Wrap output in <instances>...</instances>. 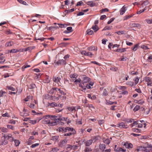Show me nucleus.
Segmentation results:
<instances>
[{
    "label": "nucleus",
    "mask_w": 152,
    "mask_h": 152,
    "mask_svg": "<svg viewBox=\"0 0 152 152\" xmlns=\"http://www.w3.org/2000/svg\"><path fill=\"white\" fill-rule=\"evenodd\" d=\"M114 151L116 152H125L126 151V149H123L121 147H118L117 145H115Z\"/></svg>",
    "instance_id": "1"
},
{
    "label": "nucleus",
    "mask_w": 152,
    "mask_h": 152,
    "mask_svg": "<svg viewBox=\"0 0 152 152\" xmlns=\"http://www.w3.org/2000/svg\"><path fill=\"white\" fill-rule=\"evenodd\" d=\"M117 126L120 128H125L126 129H127L128 127V126L127 125L125 124L124 122H122L117 124Z\"/></svg>",
    "instance_id": "2"
},
{
    "label": "nucleus",
    "mask_w": 152,
    "mask_h": 152,
    "mask_svg": "<svg viewBox=\"0 0 152 152\" xmlns=\"http://www.w3.org/2000/svg\"><path fill=\"white\" fill-rule=\"evenodd\" d=\"M43 123L45 124H49L50 125L54 126L56 125V122H53V121L50 120H44L43 121Z\"/></svg>",
    "instance_id": "3"
},
{
    "label": "nucleus",
    "mask_w": 152,
    "mask_h": 152,
    "mask_svg": "<svg viewBox=\"0 0 152 152\" xmlns=\"http://www.w3.org/2000/svg\"><path fill=\"white\" fill-rule=\"evenodd\" d=\"M67 142L66 139H64L60 141L58 144V146L61 148L64 147Z\"/></svg>",
    "instance_id": "4"
},
{
    "label": "nucleus",
    "mask_w": 152,
    "mask_h": 152,
    "mask_svg": "<svg viewBox=\"0 0 152 152\" xmlns=\"http://www.w3.org/2000/svg\"><path fill=\"white\" fill-rule=\"evenodd\" d=\"M144 80L146 82H148V86H151L152 84V80L149 77H146L144 78Z\"/></svg>",
    "instance_id": "5"
},
{
    "label": "nucleus",
    "mask_w": 152,
    "mask_h": 152,
    "mask_svg": "<svg viewBox=\"0 0 152 152\" xmlns=\"http://www.w3.org/2000/svg\"><path fill=\"white\" fill-rule=\"evenodd\" d=\"M123 145L125 146L126 148L129 149L132 148L133 147V145L132 143H129L127 142H124Z\"/></svg>",
    "instance_id": "6"
},
{
    "label": "nucleus",
    "mask_w": 152,
    "mask_h": 152,
    "mask_svg": "<svg viewBox=\"0 0 152 152\" xmlns=\"http://www.w3.org/2000/svg\"><path fill=\"white\" fill-rule=\"evenodd\" d=\"M127 7H125V6H123L122 8H121L120 10V14L121 15H123L127 10Z\"/></svg>",
    "instance_id": "7"
},
{
    "label": "nucleus",
    "mask_w": 152,
    "mask_h": 152,
    "mask_svg": "<svg viewBox=\"0 0 152 152\" xmlns=\"http://www.w3.org/2000/svg\"><path fill=\"white\" fill-rule=\"evenodd\" d=\"M66 61L65 60L63 59L59 60L58 61H57L56 62V64L58 65H63L66 64Z\"/></svg>",
    "instance_id": "8"
},
{
    "label": "nucleus",
    "mask_w": 152,
    "mask_h": 152,
    "mask_svg": "<svg viewBox=\"0 0 152 152\" xmlns=\"http://www.w3.org/2000/svg\"><path fill=\"white\" fill-rule=\"evenodd\" d=\"M93 142V140L92 139H90L89 140H87L86 142H85L84 144L86 146H89Z\"/></svg>",
    "instance_id": "9"
},
{
    "label": "nucleus",
    "mask_w": 152,
    "mask_h": 152,
    "mask_svg": "<svg viewBox=\"0 0 152 152\" xmlns=\"http://www.w3.org/2000/svg\"><path fill=\"white\" fill-rule=\"evenodd\" d=\"M131 26L132 27H136L139 29L141 27V26L140 24L135 23H132Z\"/></svg>",
    "instance_id": "10"
},
{
    "label": "nucleus",
    "mask_w": 152,
    "mask_h": 152,
    "mask_svg": "<svg viewBox=\"0 0 152 152\" xmlns=\"http://www.w3.org/2000/svg\"><path fill=\"white\" fill-rule=\"evenodd\" d=\"M83 78V80L82 82L85 83V84L89 82L90 80V78L88 77H85Z\"/></svg>",
    "instance_id": "11"
},
{
    "label": "nucleus",
    "mask_w": 152,
    "mask_h": 152,
    "mask_svg": "<svg viewBox=\"0 0 152 152\" xmlns=\"http://www.w3.org/2000/svg\"><path fill=\"white\" fill-rule=\"evenodd\" d=\"M139 43H138L135 44L134 47H132L131 48L132 50L134 52L136 51L139 47Z\"/></svg>",
    "instance_id": "12"
},
{
    "label": "nucleus",
    "mask_w": 152,
    "mask_h": 152,
    "mask_svg": "<svg viewBox=\"0 0 152 152\" xmlns=\"http://www.w3.org/2000/svg\"><path fill=\"white\" fill-rule=\"evenodd\" d=\"M149 2L147 0H146L144 1L140 5L141 7H143L144 6H146L148 5Z\"/></svg>",
    "instance_id": "13"
},
{
    "label": "nucleus",
    "mask_w": 152,
    "mask_h": 152,
    "mask_svg": "<svg viewBox=\"0 0 152 152\" xmlns=\"http://www.w3.org/2000/svg\"><path fill=\"white\" fill-rule=\"evenodd\" d=\"M61 80V78L60 77H53V80L54 82L56 83H58V82H60V80Z\"/></svg>",
    "instance_id": "14"
},
{
    "label": "nucleus",
    "mask_w": 152,
    "mask_h": 152,
    "mask_svg": "<svg viewBox=\"0 0 152 152\" xmlns=\"http://www.w3.org/2000/svg\"><path fill=\"white\" fill-rule=\"evenodd\" d=\"M58 130L59 132H62V133H65L66 132V127H59Z\"/></svg>",
    "instance_id": "15"
},
{
    "label": "nucleus",
    "mask_w": 152,
    "mask_h": 152,
    "mask_svg": "<svg viewBox=\"0 0 152 152\" xmlns=\"http://www.w3.org/2000/svg\"><path fill=\"white\" fill-rule=\"evenodd\" d=\"M87 4L90 6L91 7H94L97 6V4L95 3H93L92 1H88Z\"/></svg>",
    "instance_id": "16"
},
{
    "label": "nucleus",
    "mask_w": 152,
    "mask_h": 152,
    "mask_svg": "<svg viewBox=\"0 0 152 152\" xmlns=\"http://www.w3.org/2000/svg\"><path fill=\"white\" fill-rule=\"evenodd\" d=\"M59 138V136L58 135L53 136L51 137V140L55 141H56Z\"/></svg>",
    "instance_id": "17"
},
{
    "label": "nucleus",
    "mask_w": 152,
    "mask_h": 152,
    "mask_svg": "<svg viewBox=\"0 0 152 152\" xmlns=\"http://www.w3.org/2000/svg\"><path fill=\"white\" fill-rule=\"evenodd\" d=\"M79 86L82 88L83 89V90H82L83 91V90H85L86 89L85 87V83L83 82L82 83V82L80 83L79 85Z\"/></svg>",
    "instance_id": "18"
},
{
    "label": "nucleus",
    "mask_w": 152,
    "mask_h": 152,
    "mask_svg": "<svg viewBox=\"0 0 152 152\" xmlns=\"http://www.w3.org/2000/svg\"><path fill=\"white\" fill-rule=\"evenodd\" d=\"M126 48H120L117 49L116 51L120 53H122L126 51Z\"/></svg>",
    "instance_id": "19"
},
{
    "label": "nucleus",
    "mask_w": 152,
    "mask_h": 152,
    "mask_svg": "<svg viewBox=\"0 0 152 152\" xmlns=\"http://www.w3.org/2000/svg\"><path fill=\"white\" fill-rule=\"evenodd\" d=\"M92 28L94 31L95 32H96L99 29V27L96 25L93 26L91 28Z\"/></svg>",
    "instance_id": "20"
},
{
    "label": "nucleus",
    "mask_w": 152,
    "mask_h": 152,
    "mask_svg": "<svg viewBox=\"0 0 152 152\" xmlns=\"http://www.w3.org/2000/svg\"><path fill=\"white\" fill-rule=\"evenodd\" d=\"M106 146L104 144H100L99 145V148L101 150H102V152L104 151V149L105 148Z\"/></svg>",
    "instance_id": "21"
},
{
    "label": "nucleus",
    "mask_w": 152,
    "mask_h": 152,
    "mask_svg": "<svg viewBox=\"0 0 152 152\" xmlns=\"http://www.w3.org/2000/svg\"><path fill=\"white\" fill-rule=\"evenodd\" d=\"M124 121L126 123H132L134 121V119L132 118H125Z\"/></svg>",
    "instance_id": "22"
},
{
    "label": "nucleus",
    "mask_w": 152,
    "mask_h": 152,
    "mask_svg": "<svg viewBox=\"0 0 152 152\" xmlns=\"http://www.w3.org/2000/svg\"><path fill=\"white\" fill-rule=\"evenodd\" d=\"M13 42L12 41H10L8 42H7L5 44L6 47H9L12 46L13 44Z\"/></svg>",
    "instance_id": "23"
},
{
    "label": "nucleus",
    "mask_w": 152,
    "mask_h": 152,
    "mask_svg": "<svg viewBox=\"0 0 152 152\" xmlns=\"http://www.w3.org/2000/svg\"><path fill=\"white\" fill-rule=\"evenodd\" d=\"M133 122L132 124H130L129 126L131 127H132L136 125H137L138 124L139 121L137 120V121H134V120L133 121Z\"/></svg>",
    "instance_id": "24"
},
{
    "label": "nucleus",
    "mask_w": 152,
    "mask_h": 152,
    "mask_svg": "<svg viewBox=\"0 0 152 152\" xmlns=\"http://www.w3.org/2000/svg\"><path fill=\"white\" fill-rule=\"evenodd\" d=\"M92 151L91 148L89 147H85L84 150V152H90Z\"/></svg>",
    "instance_id": "25"
},
{
    "label": "nucleus",
    "mask_w": 152,
    "mask_h": 152,
    "mask_svg": "<svg viewBox=\"0 0 152 152\" xmlns=\"http://www.w3.org/2000/svg\"><path fill=\"white\" fill-rule=\"evenodd\" d=\"M140 78V77H137L133 79V80L135 82V85H136L138 83Z\"/></svg>",
    "instance_id": "26"
},
{
    "label": "nucleus",
    "mask_w": 152,
    "mask_h": 152,
    "mask_svg": "<svg viewBox=\"0 0 152 152\" xmlns=\"http://www.w3.org/2000/svg\"><path fill=\"white\" fill-rule=\"evenodd\" d=\"M0 130L1 131L4 132H8V129L4 127L1 128Z\"/></svg>",
    "instance_id": "27"
},
{
    "label": "nucleus",
    "mask_w": 152,
    "mask_h": 152,
    "mask_svg": "<svg viewBox=\"0 0 152 152\" xmlns=\"http://www.w3.org/2000/svg\"><path fill=\"white\" fill-rule=\"evenodd\" d=\"M60 116H57L56 115H54V121H53V122H56V124L57 123H58V119H59V118L60 117Z\"/></svg>",
    "instance_id": "28"
},
{
    "label": "nucleus",
    "mask_w": 152,
    "mask_h": 152,
    "mask_svg": "<svg viewBox=\"0 0 152 152\" xmlns=\"http://www.w3.org/2000/svg\"><path fill=\"white\" fill-rule=\"evenodd\" d=\"M76 133V132L75 131H73V132L72 133H66L64 134L63 136H70L72 134H75Z\"/></svg>",
    "instance_id": "29"
},
{
    "label": "nucleus",
    "mask_w": 152,
    "mask_h": 152,
    "mask_svg": "<svg viewBox=\"0 0 152 152\" xmlns=\"http://www.w3.org/2000/svg\"><path fill=\"white\" fill-rule=\"evenodd\" d=\"M54 94L55 95H58V97L61 96V95L58 94V88H54Z\"/></svg>",
    "instance_id": "30"
},
{
    "label": "nucleus",
    "mask_w": 152,
    "mask_h": 152,
    "mask_svg": "<svg viewBox=\"0 0 152 152\" xmlns=\"http://www.w3.org/2000/svg\"><path fill=\"white\" fill-rule=\"evenodd\" d=\"M37 121L36 120H29L28 122L32 124H35L37 123Z\"/></svg>",
    "instance_id": "31"
},
{
    "label": "nucleus",
    "mask_w": 152,
    "mask_h": 152,
    "mask_svg": "<svg viewBox=\"0 0 152 152\" xmlns=\"http://www.w3.org/2000/svg\"><path fill=\"white\" fill-rule=\"evenodd\" d=\"M17 1L20 4L24 5H28V4L26 2L22 0H17Z\"/></svg>",
    "instance_id": "32"
},
{
    "label": "nucleus",
    "mask_w": 152,
    "mask_h": 152,
    "mask_svg": "<svg viewBox=\"0 0 152 152\" xmlns=\"http://www.w3.org/2000/svg\"><path fill=\"white\" fill-rule=\"evenodd\" d=\"M110 70H112L113 71L116 72L117 71L118 68L117 67L115 66H111L110 68Z\"/></svg>",
    "instance_id": "33"
},
{
    "label": "nucleus",
    "mask_w": 152,
    "mask_h": 152,
    "mask_svg": "<svg viewBox=\"0 0 152 152\" xmlns=\"http://www.w3.org/2000/svg\"><path fill=\"white\" fill-rule=\"evenodd\" d=\"M86 32L88 35H91L93 33L94 31H93L91 30L90 29H88L87 30Z\"/></svg>",
    "instance_id": "34"
},
{
    "label": "nucleus",
    "mask_w": 152,
    "mask_h": 152,
    "mask_svg": "<svg viewBox=\"0 0 152 152\" xmlns=\"http://www.w3.org/2000/svg\"><path fill=\"white\" fill-rule=\"evenodd\" d=\"M19 50L16 49H12L9 51V52H10V53H16L17 52H19Z\"/></svg>",
    "instance_id": "35"
},
{
    "label": "nucleus",
    "mask_w": 152,
    "mask_h": 152,
    "mask_svg": "<svg viewBox=\"0 0 152 152\" xmlns=\"http://www.w3.org/2000/svg\"><path fill=\"white\" fill-rule=\"evenodd\" d=\"M112 26H107L104 27L103 29L102 30V31L106 30H110Z\"/></svg>",
    "instance_id": "36"
},
{
    "label": "nucleus",
    "mask_w": 152,
    "mask_h": 152,
    "mask_svg": "<svg viewBox=\"0 0 152 152\" xmlns=\"http://www.w3.org/2000/svg\"><path fill=\"white\" fill-rule=\"evenodd\" d=\"M88 49L89 51L95 50H96V48L95 46H91L88 47Z\"/></svg>",
    "instance_id": "37"
},
{
    "label": "nucleus",
    "mask_w": 152,
    "mask_h": 152,
    "mask_svg": "<svg viewBox=\"0 0 152 152\" xmlns=\"http://www.w3.org/2000/svg\"><path fill=\"white\" fill-rule=\"evenodd\" d=\"M36 87V85L34 84L33 83L31 84L28 86L29 88L30 89H34Z\"/></svg>",
    "instance_id": "38"
},
{
    "label": "nucleus",
    "mask_w": 152,
    "mask_h": 152,
    "mask_svg": "<svg viewBox=\"0 0 152 152\" xmlns=\"http://www.w3.org/2000/svg\"><path fill=\"white\" fill-rule=\"evenodd\" d=\"M58 93L61 94V96L62 95H65L66 94V93L64 92L62 90H61L60 88H58Z\"/></svg>",
    "instance_id": "39"
},
{
    "label": "nucleus",
    "mask_w": 152,
    "mask_h": 152,
    "mask_svg": "<svg viewBox=\"0 0 152 152\" xmlns=\"http://www.w3.org/2000/svg\"><path fill=\"white\" fill-rule=\"evenodd\" d=\"M50 82V80L49 78V77L46 76V78H45V79L44 80V82L45 83H49Z\"/></svg>",
    "instance_id": "40"
},
{
    "label": "nucleus",
    "mask_w": 152,
    "mask_h": 152,
    "mask_svg": "<svg viewBox=\"0 0 152 152\" xmlns=\"http://www.w3.org/2000/svg\"><path fill=\"white\" fill-rule=\"evenodd\" d=\"M67 119V118L63 117L62 118H60V117L59 118V119H58V123H59L60 121H66Z\"/></svg>",
    "instance_id": "41"
},
{
    "label": "nucleus",
    "mask_w": 152,
    "mask_h": 152,
    "mask_svg": "<svg viewBox=\"0 0 152 152\" xmlns=\"http://www.w3.org/2000/svg\"><path fill=\"white\" fill-rule=\"evenodd\" d=\"M77 76V74H71L69 75V77L71 78H76Z\"/></svg>",
    "instance_id": "42"
},
{
    "label": "nucleus",
    "mask_w": 152,
    "mask_h": 152,
    "mask_svg": "<svg viewBox=\"0 0 152 152\" xmlns=\"http://www.w3.org/2000/svg\"><path fill=\"white\" fill-rule=\"evenodd\" d=\"M140 48L142 49H143L144 50H147L149 49V48H148L147 46L145 45H141L140 46Z\"/></svg>",
    "instance_id": "43"
},
{
    "label": "nucleus",
    "mask_w": 152,
    "mask_h": 152,
    "mask_svg": "<svg viewBox=\"0 0 152 152\" xmlns=\"http://www.w3.org/2000/svg\"><path fill=\"white\" fill-rule=\"evenodd\" d=\"M85 107H88L90 108L94 109V107L92 104H87L85 105Z\"/></svg>",
    "instance_id": "44"
},
{
    "label": "nucleus",
    "mask_w": 152,
    "mask_h": 152,
    "mask_svg": "<svg viewBox=\"0 0 152 152\" xmlns=\"http://www.w3.org/2000/svg\"><path fill=\"white\" fill-rule=\"evenodd\" d=\"M7 129H11L12 130H14V127L13 126H12L11 125H7Z\"/></svg>",
    "instance_id": "45"
},
{
    "label": "nucleus",
    "mask_w": 152,
    "mask_h": 152,
    "mask_svg": "<svg viewBox=\"0 0 152 152\" xmlns=\"http://www.w3.org/2000/svg\"><path fill=\"white\" fill-rule=\"evenodd\" d=\"M15 143V145L17 147L20 144L19 141L17 140H14Z\"/></svg>",
    "instance_id": "46"
},
{
    "label": "nucleus",
    "mask_w": 152,
    "mask_h": 152,
    "mask_svg": "<svg viewBox=\"0 0 152 152\" xmlns=\"http://www.w3.org/2000/svg\"><path fill=\"white\" fill-rule=\"evenodd\" d=\"M67 109L69 111H72L73 110L76 111L75 108L74 107H67Z\"/></svg>",
    "instance_id": "47"
},
{
    "label": "nucleus",
    "mask_w": 152,
    "mask_h": 152,
    "mask_svg": "<svg viewBox=\"0 0 152 152\" xmlns=\"http://www.w3.org/2000/svg\"><path fill=\"white\" fill-rule=\"evenodd\" d=\"M118 35H121L125 34V31H118L115 32Z\"/></svg>",
    "instance_id": "48"
},
{
    "label": "nucleus",
    "mask_w": 152,
    "mask_h": 152,
    "mask_svg": "<svg viewBox=\"0 0 152 152\" xmlns=\"http://www.w3.org/2000/svg\"><path fill=\"white\" fill-rule=\"evenodd\" d=\"M140 108V106L138 105H137L133 109V111L134 112L138 111Z\"/></svg>",
    "instance_id": "49"
},
{
    "label": "nucleus",
    "mask_w": 152,
    "mask_h": 152,
    "mask_svg": "<svg viewBox=\"0 0 152 152\" xmlns=\"http://www.w3.org/2000/svg\"><path fill=\"white\" fill-rule=\"evenodd\" d=\"M58 24L59 26V27L61 28H65L66 26V24H63L61 23H58Z\"/></svg>",
    "instance_id": "50"
},
{
    "label": "nucleus",
    "mask_w": 152,
    "mask_h": 152,
    "mask_svg": "<svg viewBox=\"0 0 152 152\" xmlns=\"http://www.w3.org/2000/svg\"><path fill=\"white\" fill-rule=\"evenodd\" d=\"M108 92L106 89H104L103 90V95L104 96H107L108 95Z\"/></svg>",
    "instance_id": "51"
},
{
    "label": "nucleus",
    "mask_w": 152,
    "mask_h": 152,
    "mask_svg": "<svg viewBox=\"0 0 152 152\" xmlns=\"http://www.w3.org/2000/svg\"><path fill=\"white\" fill-rule=\"evenodd\" d=\"M7 87L8 90H11L13 91H15V88L10 86H7Z\"/></svg>",
    "instance_id": "52"
},
{
    "label": "nucleus",
    "mask_w": 152,
    "mask_h": 152,
    "mask_svg": "<svg viewBox=\"0 0 152 152\" xmlns=\"http://www.w3.org/2000/svg\"><path fill=\"white\" fill-rule=\"evenodd\" d=\"M0 62L1 63H4L5 61L4 57H0Z\"/></svg>",
    "instance_id": "53"
},
{
    "label": "nucleus",
    "mask_w": 152,
    "mask_h": 152,
    "mask_svg": "<svg viewBox=\"0 0 152 152\" xmlns=\"http://www.w3.org/2000/svg\"><path fill=\"white\" fill-rule=\"evenodd\" d=\"M133 16L132 15H126L125 16H124V20H126L127 19H128L132 17V16Z\"/></svg>",
    "instance_id": "54"
},
{
    "label": "nucleus",
    "mask_w": 152,
    "mask_h": 152,
    "mask_svg": "<svg viewBox=\"0 0 152 152\" xmlns=\"http://www.w3.org/2000/svg\"><path fill=\"white\" fill-rule=\"evenodd\" d=\"M39 145V143H36L34 144H32L31 146V147L32 148H34L38 146Z\"/></svg>",
    "instance_id": "55"
},
{
    "label": "nucleus",
    "mask_w": 152,
    "mask_h": 152,
    "mask_svg": "<svg viewBox=\"0 0 152 152\" xmlns=\"http://www.w3.org/2000/svg\"><path fill=\"white\" fill-rule=\"evenodd\" d=\"M50 105L52 107H57L58 106V104L55 102H52L50 104Z\"/></svg>",
    "instance_id": "56"
},
{
    "label": "nucleus",
    "mask_w": 152,
    "mask_h": 152,
    "mask_svg": "<svg viewBox=\"0 0 152 152\" xmlns=\"http://www.w3.org/2000/svg\"><path fill=\"white\" fill-rule=\"evenodd\" d=\"M66 131L67 130L69 131H72V132H73V131H75L74 129L73 128H71L70 127H66Z\"/></svg>",
    "instance_id": "57"
},
{
    "label": "nucleus",
    "mask_w": 152,
    "mask_h": 152,
    "mask_svg": "<svg viewBox=\"0 0 152 152\" xmlns=\"http://www.w3.org/2000/svg\"><path fill=\"white\" fill-rule=\"evenodd\" d=\"M81 82H82V80L80 78H78L77 79H76L74 81V83H75V84H76L78 82L81 83Z\"/></svg>",
    "instance_id": "58"
},
{
    "label": "nucleus",
    "mask_w": 152,
    "mask_h": 152,
    "mask_svg": "<svg viewBox=\"0 0 152 152\" xmlns=\"http://www.w3.org/2000/svg\"><path fill=\"white\" fill-rule=\"evenodd\" d=\"M8 143V141L6 140L5 139L0 144L1 145H6Z\"/></svg>",
    "instance_id": "59"
},
{
    "label": "nucleus",
    "mask_w": 152,
    "mask_h": 152,
    "mask_svg": "<svg viewBox=\"0 0 152 152\" xmlns=\"http://www.w3.org/2000/svg\"><path fill=\"white\" fill-rule=\"evenodd\" d=\"M93 55V54L91 52H86V56H89L90 57H91Z\"/></svg>",
    "instance_id": "60"
},
{
    "label": "nucleus",
    "mask_w": 152,
    "mask_h": 152,
    "mask_svg": "<svg viewBox=\"0 0 152 152\" xmlns=\"http://www.w3.org/2000/svg\"><path fill=\"white\" fill-rule=\"evenodd\" d=\"M54 88L53 87L52 88L50 91L49 92V93L51 94H54Z\"/></svg>",
    "instance_id": "61"
},
{
    "label": "nucleus",
    "mask_w": 152,
    "mask_h": 152,
    "mask_svg": "<svg viewBox=\"0 0 152 152\" xmlns=\"http://www.w3.org/2000/svg\"><path fill=\"white\" fill-rule=\"evenodd\" d=\"M104 142L107 144H109L110 142V141L109 139H107L104 141Z\"/></svg>",
    "instance_id": "62"
},
{
    "label": "nucleus",
    "mask_w": 152,
    "mask_h": 152,
    "mask_svg": "<svg viewBox=\"0 0 152 152\" xmlns=\"http://www.w3.org/2000/svg\"><path fill=\"white\" fill-rule=\"evenodd\" d=\"M59 150V149L57 148H53L51 150L52 152H56Z\"/></svg>",
    "instance_id": "63"
},
{
    "label": "nucleus",
    "mask_w": 152,
    "mask_h": 152,
    "mask_svg": "<svg viewBox=\"0 0 152 152\" xmlns=\"http://www.w3.org/2000/svg\"><path fill=\"white\" fill-rule=\"evenodd\" d=\"M148 60H149L148 61L151 63H152V56L148 57Z\"/></svg>",
    "instance_id": "64"
}]
</instances>
